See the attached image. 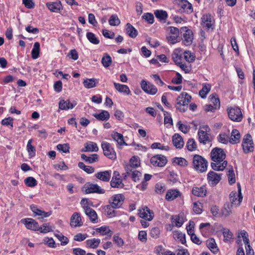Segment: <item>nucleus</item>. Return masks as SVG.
<instances>
[{"label": "nucleus", "mask_w": 255, "mask_h": 255, "mask_svg": "<svg viewBox=\"0 0 255 255\" xmlns=\"http://www.w3.org/2000/svg\"><path fill=\"white\" fill-rule=\"evenodd\" d=\"M210 157L213 162L211 163L212 169L216 171H223L227 165V161L224 160L226 153L223 149L214 148L210 153Z\"/></svg>", "instance_id": "nucleus-1"}, {"label": "nucleus", "mask_w": 255, "mask_h": 255, "mask_svg": "<svg viewBox=\"0 0 255 255\" xmlns=\"http://www.w3.org/2000/svg\"><path fill=\"white\" fill-rule=\"evenodd\" d=\"M192 163L193 167L196 170L200 172H203L207 170L208 162L202 156L195 155L193 158Z\"/></svg>", "instance_id": "nucleus-2"}, {"label": "nucleus", "mask_w": 255, "mask_h": 255, "mask_svg": "<svg viewBox=\"0 0 255 255\" xmlns=\"http://www.w3.org/2000/svg\"><path fill=\"white\" fill-rule=\"evenodd\" d=\"M227 113L230 119L234 122H241L243 119V114L241 109L238 107H232L227 109Z\"/></svg>", "instance_id": "nucleus-3"}, {"label": "nucleus", "mask_w": 255, "mask_h": 255, "mask_svg": "<svg viewBox=\"0 0 255 255\" xmlns=\"http://www.w3.org/2000/svg\"><path fill=\"white\" fill-rule=\"evenodd\" d=\"M242 147L245 153L254 151V142L252 137L250 134H246L243 139Z\"/></svg>", "instance_id": "nucleus-4"}, {"label": "nucleus", "mask_w": 255, "mask_h": 255, "mask_svg": "<svg viewBox=\"0 0 255 255\" xmlns=\"http://www.w3.org/2000/svg\"><path fill=\"white\" fill-rule=\"evenodd\" d=\"M101 146L105 156L112 160L117 158L116 153L110 143L103 141Z\"/></svg>", "instance_id": "nucleus-5"}, {"label": "nucleus", "mask_w": 255, "mask_h": 255, "mask_svg": "<svg viewBox=\"0 0 255 255\" xmlns=\"http://www.w3.org/2000/svg\"><path fill=\"white\" fill-rule=\"evenodd\" d=\"M87 202V201L83 199L81 202V204L83 205V208L84 209L85 214L88 216L90 221L93 223H96L98 222V215L96 211L92 208L88 207L86 205V203L85 204V202Z\"/></svg>", "instance_id": "nucleus-6"}, {"label": "nucleus", "mask_w": 255, "mask_h": 255, "mask_svg": "<svg viewBox=\"0 0 255 255\" xmlns=\"http://www.w3.org/2000/svg\"><path fill=\"white\" fill-rule=\"evenodd\" d=\"M86 193H98L103 194L105 193V190L102 188L97 184L87 183L83 187Z\"/></svg>", "instance_id": "nucleus-7"}, {"label": "nucleus", "mask_w": 255, "mask_h": 255, "mask_svg": "<svg viewBox=\"0 0 255 255\" xmlns=\"http://www.w3.org/2000/svg\"><path fill=\"white\" fill-rule=\"evenodd\" d=\"M238 193L236 191H232L229 195L231 203L230 204L240 205L243 200V196L241 194V188L239 184H238Z\"/></svg>", "instance_id": "nucleus-8"}, {"label": "nucleus", "mask_w": 255, "mask_h": 255, "mask_svg": "<svg viewBox=\"0 0 255 255\" xmlns=\"http://www.w3.org/2000/svg\"><path fill=\"white\" fill-rule=\"evenodd\" d=\"M138 216L146 221H150L154 217L153 212L150 210L147 206H144L138 209Z\"/></svg>", "instance_id": "nucleus-9"}, {"label": "nucleus", "mask_w": 255, "mask_h": 255, "mask_svg": "<svg viewBox=\"0 0 255 255\" xmlns=\"http://www.w3.org/2000/svg\"><path fill=\"white\" fill-rule=\"evenodd\" d=\"M181 30L185 31L183 34V43L186 46L190 45L193 39V34L192 30L188 29L187 27H182Z\"/></svg>", "instance_id": "nucleus-10"}, {"label": "nucleus", "mask_w": 255, "mask_h": 255, "mask_svg": "<svg viewBox=\"0 0 255 255\" xmlns=\"http://www.w3.org/2000/svg\"><path fill=\"white\" fill-rule=\"evenodd\" d=\"M125 200V196L122 194H118L112 196L109 203L115 208H120Z\"/></svg>", "instance_id": "nucleus-11"}, {"label": "nucleus", "mask_w": 255, "mask_h": 255, "mask_svg": "<svg viewBox=\"0 0 255 255\" xmlns=\"http://www.w3.org/2000/svg\"><path fill=\"white\" fill-rule=\"evenodd\" d=\"M140 85L142 90L148 94L153 95L157 92V88L155 85L150 83H147L145 80H142Z\"/></svg>", "instance_id": "nucleus-12"}, {"label": "nucleus", "mask_w": 255, "mask_h": 255, "mask_svg": "<svg viewBox=\"0 0 255 255\" xmlns=\"http://www.w3.org/2000/svg\"><path fill=\"white\" fill-rule=\"evenodd\" d=\"M167 160L165 156L162 155H156L150 159L151 163L155 166L163 167L167 163Z\"/></svg>", "instance_id": "nucleus-13"}, {"label": "nucleus", "mask_w": 255, "mask_h": 255, "mask_svg": "<svg viewBox=\"0 0 255 255\" xmlns=\"http://www.w3.org/2000/svg\"><path fill=\"white\" fill-rule=\"evenodd\" d=\"M222 174L214 171H210L207 174V180L209 184L212 186H216L221 180Z\"/></svg>", "instance_id": "nucleus-14"}, {"label": "nucleus", "mask_w": 255, "mask_h": 255, "mask_svg": "<svg viewBox=\"0 0 255 255\" xmlns=\"http://www.w3.org/2000/svg\"><path fill=\"white\" fill-rule=\"evenodd\" d=\"M178 5L180 7L179 12L186 13H191L193 9L192 4L186 0H179Z\"/></svg>", "instance_id": "nucleus-15"}, {"label": "nucleus", "mask_w": 255, "mask_h": 255, "mask_svg": "<svg viewBox=\"0 0 255 255\" xmlns=\"http://www.w3.org/2000/svg\"><path fill=\"white\" fill-rule=\"evenodd\" d=\"M191 96L186 92H182L177 99V105L183 107L191 101Z\"/></svg>", "instance_id": "nucleus-16"}, {"label": "nucleus", "mask_w": 255, "mask_h": 255, "mask_svg": "<svg viewBox=\"0 0 255 255\" xmlns=\"http://www.w3.org/2000/svg\"><path fill=\"white\" fill-rule=\"evenodd\" d=\"M21 222L25 225L28 229L33 231L39 230L38 224L34 219L30 218L24 219L21 220Z\"/></svg>", "instance_id": "nucleus-17"}, {"label": "nucleus", "mask_w": 255, "mask_h": 255, "mask_svg": "<svg viewBox=\"0 0 255 255\" xmlns=\"http://www.w3.org/2000/svg\"><path fill=\"white\" fill-rule=\"evenodd\" d=\"M112 175L111 170L100 171L95 174V176L103 182H109Z\"/></svg>", "instance_id": "nucleus-18"}, {"label": "nucleus", "mask_w": 255, "mask_h": 255, "mask_svg": "<svg viewBox=\"0 0 255 255\" xmlns=\"http://www.w3.org/2000/svg\"><path fill=\"white\" fill-rule=\"evenodd\" d=\"M201 19V24L204 27H205L207 29L212 28V26L214 24V21L210 14H206L203 15Z\"/></svg>", "instance_id": "nucleus-19"}, {"label": "nucleus", "mask_w": 255, "mask_h": 255, "mask_svg": "<svg viewBox=\"0 0 255 255\" xmlns=\"http://www.w3.org/2000/svg\"><path fill=\"white\" fill-rule=\"evenodd\" d=\"M83 225V222L80 215L77 212L74 213L71 217L70 226L72 227H80Z\"/></svg>", "instance_id": "nucleus-20"}, {"label": "nucleus", "mask_w": 255, "mask_h": 255, "mask_svg": "<svg viewBox=\"0 0 255 255\" xmlns=\"http://www.w3.org/2000/svg\"><path fill=\"white\" fill-rule=\"evenodd\" d=\"M30 209L32 212L33 213L34 216H39L40 217V218L43 219L44 217H48L50 216L52 214L51 211L49 212H44L39 209L35 205H31Z\"/></svg>", "instance_id": "nucleus-21"}, {"label": "nucleus", "mask_w": 255, "mask_h": 255, "mask_svg": "<svg viewBox=\"0 0 255 255\" xmlns=\"http://www.w3.org/2000/svg\"><path fill=\"white\" fill-rule=\"evenodd\" d=\"M139 165V163L137 158L135 157H132L129 161V163L125 166V170L127 173H130V171H132V170L135 169Z\"/></svg>", "instance_id": "nucleus-22"}, {"label": "nucleus", "mask_w": 255, "mask_h": 255, "mask_svg": "<svg viewBox=\"0 0 255 255\" xmlns=\"http://www.w3.org/2000/svg\"><path fill=\"white\" fill-rule=\"evenodd\" d=\"M181 196V193L177 189L168 190L166 194L165 199L168 201H171Z\"/></svg>", "instance_id": "nucleus-23"}, {"label": "nucleus", "mask_w": 255, "mask_h": 255, "mask_svg": "<svg viewBox=\"0 0 255 255\" xmlns=\"http://www.w3.org/2000/svg\"><path fill=\"white\" fill-rule=\"evenodd\" d=\"M99 148L96 143L92 141H88L85 143L84 148L81 149L82 152L98 151Z\"/></svg>", "instance_id": "nucleus-24"}, {"label": "nucleus", "mask_w": 255, "mask_h": 255, "mask_svg": "<svg viewBox=\"0 0 255 255\" xmlns=\"http://www.w3.org/2000/svg\"><path fill=\"white\" fill-rule=\"evenodd\" d=\"M172 142L174 146L177 148H182L184 144L182 137L178 133H175L173 135Z\"/></svg>", "instance_id": "nucleus-25"}, {"label": "nucleus", "mask_w": 255, "mask_h": 255, "mask_svg": "<svg viewBox=\"0 0 255 255\" xmlns=\"http://www.w3.org/2000/svg\"><path fill=\"white\" fill-rule=\"evenodd\" d=\"M76 105V103H71L69 100H61L59 103V109L61 110H68L73 109Z\"/></svg>", "instance_id": "nucleus-26"}, {"label": "nucleus", "mask_w": 255, "mask_h": 255, "mask_svg": "<svg viewBox=\"0 0 255 255\" xmlns=\"http://www.w3.org/2000/svg\"><path fill=\"white\" fill-rule=\"evenodd\" d=\"M111 136L113 139L117 141L118 144L121 146L127 145L124 139V136L122 134L117 131H113Z\"/></svg>", "instance_id": "nucleus-27"}, {"label": "nucleus", "mask_w": 255, "mask_h": 255, "mask_svg": "<svg viewBox=\"0 0 255 255\" xmlns=\"http://www.w3.org/2000/svg\"><path fill=\"white\" fill-rule=\"evenodd\" d=\"M192 194L196 196L204 197L206 196L207 190L205 186H202L200 187H194L192 188Z\"/></svg>", "instance_id": "nucleus-28"}, {"label": "nucleus", "mask_w": 255, "mask_h": 255, "mask_svg": "<svg viewBox=\"0 0 255 255\" xmlns=\"http://www.w3.org/2000/svg\"><path fill=\"white\" fill-rule=\"evenodd\" d=\"M241 135L240 132L236 129H234L231 132V137L229 142L231 144L239 143L240 140Z\"/></svg>", "instance_id": "nucleus-29"}, {"label": "nucleus", "mask_w": 255, "mask_h": 255, "mask_svg": "<svg viewBox=\"0 0 255 255\" xmlns=\"http://www.w3.org/2000/svg\"><path fill=\"white\" fill-rule=\"evenodd\" d=\"M114 85L115 88L118 92L124 93L126 95H129L130 94V91L128 86L116 82L114 83Z\"/></svg>", "instance_id": "nucleus-30"}, {"label": "nucleus", "mask_w": 255, "mask_h": 255, "mask_svg": "<svg viewBox=\"0 0 255 255\" xmlns=\"http://www.w3.org/2000/svg\"><path fill=\"white\" fill-rule=\"evenodd\" d=\"M46 5L48 8L52 12H58L62 6L60 1L47 2Z\"/></svg>", "instance_id": "nucleus-31"}, {"label": "nucleus", "mask_w": 255, "mask_h": 255, "mask_svg": "<svg viewBox=\"0 0 255 255\" xmlns=\"http://www.w3.org/2000/svg\"><path fill=\"white\" fill-rule=\"evenodd\" d=\"M206 245L209 249L214 254L218 253L219 250L214 239L210 238L207 240L206 241Z\"/></svg>", "instance_id": "nucleus-32"}, {"label": "nucleus", "mask_w": 255, "mask_h": 255, "mask_svg": "<svg viewBox=\"0 0 255 255\" xmlns=\"http://www.w3.org/2000/svg\"><path fill=\"white\" fill-rule=\"evenodd\" d=\"M110 184L112 187L116 188H122L125 186L122 182V179L117 177H112Z\"/></svg>", "instance_id": "nucleus-33"}, {"label": "nucleus", "mask_w": 255, "mask_h": 255, "mask_svg": "<svg viewBox=\"0 0 255 255\" xmlns=\"http://www.w3.org/2000/svg\"><path fill=\"white\" fill-rule=\"evenodd\" d=\"M126 30L127 33L131 38H135L138 34L137 30L129 23L126 24Z\"/></svg>", "instance_id": "nucleus-34"}, {"label": "nucleus", "mask_w": 255, "mask_h": 255, "mask_svg": "<svg viewBox=\"0 0 255 255\" xmlns=\"http://www.w3.org/2000/svg\"><path fill=\"white\" fill-rule=\"evenodd\" d=\"M93 116L99 121H105L110 118V115L108 111H102L100 114H94Z\"/></svg>", "instance_id": "nucleus-35"}, {"label": "nucleus", "mask_w": 255, "mask_h": 255, "mask_svg": "<svg viewBox=\"0 0 255 255\" xmlns=\"http://www.w3.org/2000/svg\"><path fill=\"white\" fill-rule=\"evenodd\" d=\"M96 231L102 236L109 235L111 237L113 234L112 231L109 229V227L106 226H103L100 228H96Z\"/></svg>", "instance_id": "nucleus-36"}, {"label": "nucleus", "mask_w": 255, "mask_h": 255, "mask_svg": "<svg viewBox=\"0 0 255 255\" xmlns=\"http://www.w3.org/2000/svg\"><path fill=\"white\" fill-rule=\"evenodd\" d=\"M115 209L111 204L105 206L104 207V212L106 215L109 218H112L116 216V214L114 210Z\"/></svg>", "instance_id": "nucleus-37"}, {"label": "nucleus", "mask_w": 255, "mask_h": 255, "mask_svg": "<svg viewBox=\"0 0 255 255\" xmlns=\"http://www.w3.org/2000/svg\"><path fill=\"white\" fill-rule=\"evenodd\" d=\"M55 229L53 225L50 223H44L39 227V231L42 233H47L53 231Z\"/></svg>", "instance_id": "nucleus-38"}, {"label": "nucleus", "mask_w": 255, "mask_h": 255, "mask_svg": "<svg viewBox=\"0 0 255 255\" xmlns=\"http://www.w3.org/2000/svg\"><path fill=\"white\" fill-rule=\"evenodd\" d=\"M198 136L199 141L200 143L205 144L209 141V134L206 131L199 129L198 131Z\"/></svg>", "instance_id": "nucleus-39"}, {"label": "nucleus", "mask_w": 255, "mask_h": 255, "mask_svg": "<svg viewBox=\"0 0 255 255\" xmlns=\"http://www.w3.org/2000/svg\"><path fill=\"white\" fill-rule=\"evenodd\" d=\"M130 176L132 180L136 182L139 179V177L141 176V173L137 171L135 169L132 170V171H130V173H127V172L125 173V177Z\"/></svg>", "instance_id": "nucleus-40"}, {"label": "nucleus", "mask_w": 255, "mask_h": 255, "mask_svg": "<svg viewBox=\"0 0 255 255\" xmlns=\"http://www.w3.org/2000/svg\"><path fill=\"white\" fill-rule=\"evenodd\" d=\"M97 80L94 78L86 79L83 81V85L86 88L90 89L96 87Z\"/></svg>", "instance_id": "nucleus-41"}, {"label": "nucleus", "mask_w": 255, "mask_h": 255, "mask_svg": "<svg viewBox=\"0 0 255 255\" xmlns=\"http://www.w3.org/2000/svg\"><path fill=\"white\" fill-rule=\"evenodd\" d=\"M81 158L89 163H92L96 162L98 160V155L97 154H93L90 156H87L84 154L81 155Z\"/></svg>", "instance_id": "nucleus-42"}, {"label": "nucleus", "mask_w": 255, "mask_h": 255, "mask_svg": "<svg viewBox=\"0 0 255 255\" xmlns=\"http://www.w3.org/2000/svg\"><path fill=\"white\" fill-rule=\"evenodd\" d=\"M154 14L155 17L159 20V21L165 20L168 17L167 12L163 10H156Z\"/></svg>", "instance_id": "nucleus-43"}, {"label": "nucleus", "mask_w": 255, "mask_h": 255, "mask_svg": "<svg viewBox=\"0 0 255 255\" xmlns=\"http://www.w3.org/2000/svg\"><path fill=\"white\" fill-rule=\"evenodd\" d=\"M222 233L224 236V241L226 243L230 242L233 239V233L227 228H223L222 229Z\"/></svg>", "instance_id": "nucleus-44"}, {"label": "nucleus", "mask_w": 255, "mask_h": 255, "mask_svg": "<svg viewBox=\"0 0 255 255\" xmlns=\"http://www.w3.org/2000/svg\"><path fill=\"white\" fill-rule=\"evenodd\" d=\"M232 204H230V203L225 204L224 208L221 211V216L227 217L230 215L232 213Z\"/></svg>", "instance_id": "nucleus-45"}, {"label": "nucleus", "mask_w": 255, "mask_h": 255, "mask_svg": "<svg viewBox=\"0 0 255 255\" xmlns=\"http://www.w3.org/2000/svg\"><path fill=\"white\" fill-rule=\"evenodd\" d=\"M173 237L175 240L179 241L182 244H185L186 243L185 234L179 231H175L174 232Z\"/></svg>", "instance_id": "nucleus-46"}, {"label": "nucleus", "mask_w": 255, "mask_h": 255, "mask_svg": "<svg viewBox=\"0 0 255 255\" xmlns=\"http://www.w3.org/2000/svg\"><path fill=\"white\" fill-rule=\"evenodd\" d=\"M33 141L32 139H30L28 141L26 149L28 153V155L30 157H33L35 155V148L33 146L31 143Z\"/></svg>", "instance_id": "nucleus-47"}, {"label": "nucleus", "mask_w": 255, "mask_h": 255, "mask_svg": "<svg viewBox=\"0 0 255 255\" xmlns=\"http://www.w3.org/2000/svg\"><path fill=\"white\" fill-rule=\"evenodd\" d=\"M100 242L101 240L100 239L93 238L87 240L86 244L87 247L90 248L95 249L99 246Z\"/></svg>", "instance_id": "nucleus-48"}, {"label": "nucleus", "mask_w": 255, "mask_h": 255, "mask_svg": "<svg viewBox=\"0 0 255 255\" xmlns=\"http://www.w3.org/2000/svg\"><path fill=\"white\" fill-rule=\"evenodd\" d=\"M40 44L39 42H35L34 44L33 49L31 51V57L33 59H37L39 54Z\"/></svg>", "instance_id": "nucleus-49"}, {"label": "nucleus", "mask_w": 255, "mask_h": 255, "mask_svg": "<svg viewBox=\"0 0 255 255\" xmlns=\"http://www.w3.org/2000/svg\"><path fill=\"white\" fill-rule=\"evenodd\" d=\"M101 62L103 66L106 68L108 67L112 64V58L108 54L105 53L102 58Z\"/></svg>", "instance_id": "nucleus-50"}, {"label": "nucleus", "mask_w": 255, "mask_h": 255, "mask_svg": "<svg viewBox=\"0 0 255 255\" xmlns=\"http://www.w3.org/2000/svg\"><path fill=\"white\" fill-rule=\"evenodd\" d=\"M57 233H55L54 236L61 242V245L62 246L66 245L68 242V239L64 236L62 233L57 231Z\"/></svg>", "instance_id": "nucleus-51"}, {"label": "nucleus", "mask_w": 255, "mask_h": 255, "mask_svg": "<svg viewBox=\"0 0 255 255\" xmlns=\"http://www.w3.org/2000/svg\"><path fill=\"white\" fill-rule=\"evenodd\" d=\"M171 222L177 227H180L183 225V221L179 215H174L171 218Z\"/></svg>", "instance_id": "nucleus-52"}, {"label": "nucleus", "mask_w": 255, "mask_h": 255, "mask_svg": "<svg viewBox=\"0 0 255 255\" xmlns=\"http://www.w3.org/2000/svg\"><path fill=\"white\" fill-rule=\"evenodd\" d=\"M78 167L85 171L86 173L90 174L94 172L95 169L91 166H87L84 164L82 162H80L78 163Z\"/></svg>", "instance_id": "nucleus-53"}, {"label": "nucleus", "mask_w": 255, "mask_h": 255, "mask_svg": "<svg viewBox=\"0 0 255 255\" xmlns=\"http://www.w3.org/2000/svg\"><path fill=\"white\" fill-rule=\"evenodd\" d=\"M210 89L211 86L210 84H205L203 85L202 89L199 91V95L202 98H205Z\"/></svg>", "instance_id": "nucleus-54"}, {"label": "nucleus", "mask_w": 255, "mask_h": 255, "mask_svg": "<svg viewBox=\"0 0 255 255\" xmlns=\"http://www.w3.org/2000/svg\"><path fill=\"white\" fill-rule=\"evenodd\" d=\"M86 36L91 43L96 45L99 44L100 40L96 37L93 33L88 32L87 33Z\"/></svg>", "instance_id": "nucleus-55"}, {"label": "nucleus", "mask_w": 255, "mask_h": 255, "mask_svg": "<svg viewBox=\"0 0 255 255\" xmlns=\"http://www.w3.org/2000/svg\"><path fill=\"white\" fill-rule=\"evenodd\" d=\"M24 183L28 187H33L35 186L37 182L36 179L32 177H28L24 179Z\"/></svg>", "instance_id": "nucleus-56"}, {"label": "nucleus", "mask_w": 255, "mask_h": 255, "mask_svg": "<svg viewBox=\"0 0 255 255\" xmlns=\"http://www.w3.org/2000/svg\"><path fill=\"white\" fill-rule=\"evenodd\" d=\"M186 147L189 151H194L197 148V144L195 140L193 138L188 139L186 143Z\"/></svg>", "instance_id": "nucleus-57"}, {"label": "nucleus", "mask_w": 255, "mask_h": 255, "mask_svg": "<svg viewBox=\"0 0 255 255\" xmlns=\"http://www.w3.org/2000/svg\"><path fill=\"white\" fill-rule=\"evenodd\" d=\"M109 22L112 26H118L120 24L121 21L117 15L113 14L110 17Z\"/></svg>", "instance_id": "nucleus-58"}, {"label": "nucleus", "mask_w": 255, "mask_h": 255, "mask_svg": "<svg viewBox=\"0 0 255 255\" xmlns=\"http://www.w3.org/2000/svg\"><path fill=\"white\" fill-rule=\"evenodd\" d=\"M210 102L213 104V106L217 108L220 106V102L219 98L216 94H212L210 96Z\"/></svg>", "instance_id": "nucleus-59"}, {"label": "nucleus", "mask_w": 255, "mask_h": 255, "mask_svg": "<svg viewBox=\"0 0 255 255\" xmlns=\"http://www.w3.org/2000/svg\"><path fill=\"white\" fill-rule=\"evenodd\" d=\"M173 162L181 166H185L188 164L187 161L182 157H175L173 159Z\"/></svg>", "instance_id": "nucleus-60"}, {"label": "nucleus", "mask_w": 255, "mask_h": 255, "mask_svg": "<svg viewBox=\"0 0 255 255\" xmlns=\"http://www.w3.org/2000/svg\"><path fill=\"white\" fill-rule=\"evenodd\" d=\"M166 38L168 42L171 44H175L180 41V38L178 35H168Z\"/></svg>", "instance_id": "nucleus-61"}, {"label": "nucleus", "mask_w": 255, "mask_h": 255, "mask_svg": "<svg viewBox=\"0 0 255 255\" xmlns=\"http://www.w3.org/2000/svg\"><path fill=\"white\" fill-rule=\"evenodd\" d=\"M69 145L68 143L59 144L57 145V149L59 151H62L64 153L69 152Z\"/></svg>", "instance_id": "nucleus-62"}, {"label": "nucleus", "mask_w": 255, "mask_h": 255, "mask_svg": "<svg viewBox=\"0 0 255 255\" xmlns=\"http://www.w3.org/2000/svg\"><path fill=\"white\" fill-rule=\"evenodd\" d=\"M218 139L220 142L224 144H227L229 141V135L225 133H220L218 136Z\"/></svg>", "instance_id": "nucleus-63"}, {"label": "nucleus", "mask_w": 255, "mask_h": 255, "mask_svg": "<svg viewBox=\"0 0 255 255\" xmlns=\"http://www.w3.org/2000/svg\"><path fill=\"white\" fill-rule=\"evenodd\" d=\"M142 18L150 24H152L154 22V16L151 13H145L142 16Z\"/></svg>", "instance_id": "nucleus-64"}]
</instances>
